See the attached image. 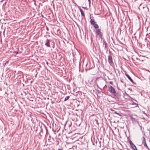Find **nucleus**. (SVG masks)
<instances>
[{
	"label": "nucleus",
	"instance_id": "nucleus-18",
	"mask_svg": "<svg viewBox=\"0 0 150 150\" xmlns=\"http://www.w3.org/2000/svg\"><path fill=\"white\" fill-rule=\"evenodd\" d=\"M124 85L126 87V85L125 83H124Z\"/></svg>",
	"mask_w": 150,
	"mask_h": 150
},
{
	"label": "nucleus",
	"instance_id": "nucleus-4",
	"mask_svg": "<svg viewBox=\"0 0 150 150\" xmlns=\"http://www.w3.org/2000/svg\"><path fill=\"white\" fill-rule=\"evenodd\" d=\"M108 91L112 93H115L116 92L114 88L111 86H110L108 87Z\"/></svg>",
	"mask_w": 150,
	"mask_h": 150
},
{
	"label": "nucleus",
	"instance_id": "nucleus-12",
	"mask_svg": "<svg viewBox=\"0 0 150 150\" xmlns=\"http://www.w3.org/2000/svg\"><path fill=\"white\" fill-rule=\"evenodd\" d=\"M111 113H115V114H117V115H119V113H117V112H116L115 111L114 112H112Z\"/></svg>",
	"mask_w": 150,
	"mask_h": 150
},
{
	"label": "nucleus",
	"instance_id": "nucleus-8",
	"mask_svg": "<svg viewBox=\"0 0 150 150\" xmlns=\"http://www.w3.org/2000/svg\"><path fill=\"white\" fill-rule=\"evenodd\" d=\"M78 8L81 12V16H83V18H85V15L84 13L83 10L81 9V7L80 6H79Z\"/></svg>",
	"mask_w": 150,
	"mask_h": 150
},
{
	"label": "nucleus",
	"instance_id": "nucleus-15",
	"mask_svg": "<svg viewBox=\"0 0 150 150\" xmlns=\"http://www.w3.org/2000/svg\"><path fill=\"white\" fill-rule=\"evenodd\" d=\"M109 83L110 84H113V82L112 81H110L109 82Z\"/></svg>",
	"mask_w": 150,
	"mask_h": 150
},
{
	"label": "nucleus",
	"instance_id": "nucleus-10",
	"mask_svg": "<svg viewBox=\"0 0 150 150\" xmlns=\"http://www.w3.org/2000/svg\"><path fill=\"white\" fill-rule=\"evenodd\" d=\"M144 147H146V149H147L149 150V148L148 147V146H147L146 143H145L144 144Z\"/></svg>",
	"mask_w": 150,
	"mask_h": 150
},
{
	"label": "nucleus",
	"instance_id": "nucleus-1",
	"mask_svg": "<svg viewBox=\"0 0 150 150\" xmlns=\"http://www.w3.org/2000/svg\"><path fill=\"white\" fill-rule=\"evenodd\" d=\"M90 23L92 25L94 28L96 29L95 33L96 35L99 36L100 38L102 37V33L101 32V29H99V26L97 23L95 21L94 18L92 16H91V15L90 16Z\"/></svg>",
	"mask_w": 150,
	"mask_h": 150
},
{
	"label": "nucleus",
	"instance_id": "nucleus-17",
	"mask_svg": "<svg viewBox=\"0 0 150 150\" xmlns=\"http://www.w3.org/2000/svg\"><path fill=\"white\" fill-rule=\"evenodd\" d=\"M15 52L16 53V54H18V52Z\"/></svg>",
	"mask_w": 150,
	"mask_h": 150
},
{
	"label": "nucleus",
	"instance_id": "nucleus-16",
	"mask_svg": "<svg viewBox=\"0 0 150 150\" xmlns=\"http://www.w3.org/2000/svg\"><path fill=\"white\" fill-rule=\"evenodd\" d=\"M120 81H121L122 83H124V82L122 80H121H121H120Z\"/></svg>",
	"mask_w": 150,
	"mask_h": 150
},
{
	"label": "nucleus",
	"instance_id": "nucleus-3",
	"mask_svg": "<svg viewBox=\"0 0 150 150\" xmlns=\"http://www.w3.org/2000/svg\"><path fill=\"white\" fill-rule=\"evenodd\" d=\"M108 61L109 64L111 66H113L114 65V64L112 60V56L110 55L108 56Z\"/></svg>",
	"mask_w": 150,
	"mask_h": 150
},
{
	"label": "nucleus",
	"instance_id": "nucleus-21",
	"mask_svg": "<svg viewBox=\"0 0 150 150\" xmlns=\"http://www.w3.org/2000/svg\"><path fill=\"white\" fill-rule=\"evenodd\" d=\"M82 8H84V7H82Z\"/></svg>",
	"mask_w": 150,
	"mask_h": 150
},
{
	"label": "nucleus",
	"instance_id": "nucleus-13",
	"mask_svg": "<svg viewBox=\"0 0 150 150\" xmlns=\"http://www.w3.org/2000/svg\"><path fill=\"white\" fill-rule=\"evenodd\" d=\"M88 1L89 2V6L90 7L91 4V0H88Z\"/></svg>",
	"mask_w": 150,
	"mask_h": 150
},
{
	"label": "nucleus",
	"instance_id": "nucleus-5",
	"mask_svg": "<svg viewBox=\"0 0 150 150\" xmlns=\"http://www.w3.org/2000/svg\"><path fill=\"white\" fill-rule=\"evenodd\" d=\"M51 40L48 39H47L45 41V45L47 47H51L50 43Z\"/></svg>",
	"mask_w": 150,
	"mask_h": 150
},
{
	"label": "nucleus",
	"instance_id": "nucleus-6",
	"mask_svg": "<svg viewBox=\"0 0 150 150\" xmlns=\"http://www.w3.org/2000/svg\"><path fill=\"white\" fill-rule=\"evenodd\" d=\"M130 144L132 147V148L133 149V150H134V149H136L137 148L134 145V144L133 143L132 141L130 140L129 142Z\"/></svg>",
	"mask_w": 150,
	"mask_h": 150
},
{
	"label": "nucleus",
	"instance_id": "nucleus-11",
	"mask_svg": "<svg viewBox=\"0 0 150 150\" xmlns=\"http://www.w3.org/2000/svg\"><path fill=\"white\" fill-rule=\"evenodd\" d=\"M69 97H70L69 96H68L66 97L64 99V101H66L67 100H68L69 99Z\"/></svg>",
	"mask_w": 150,
	"mask_h": 150
},
{
	"label": "nucleus",
	"instance_id": "nucleus-2",
	"mask_svg": "<svg viewBox=\"0 0 150 150\" xmlns=\"http://www.w3.org/2000/svg\"><path fill=\"white\" fill-rule=\"evenodd\" d=\"M112 97L115 99L117 101H119L120 98V95L118 93L115 92V93H114Z\"/></svg>",
	"mask_w": 150,
	"mask_h": 150
},
{
	"label": "nucleus",
	"instance_id": "nucleus-22",
	"mask_svg": "<svg viewBox=\"0 0 150 150\" xmlns=\"http://www.w3.org/2000/svg\"><path fill=\"white\" fill-rule=\"evenodd\" d=\"M127 150H128V149H127Z\"/></svg>",
	"mask_w": 150,
	"mask_h": 150
},
{
	"label": "nucleus",
	"instance_id": "nucleus-19",
	"mask_svg": "<svg viewBox=\"0 0 150 150\" xmlns=\"http://www.w3.org/2000/svg\"><path fill=\"white\" fill-rule=\"evenodd\" d=\"M149 133H150V129H149Z\"/></svg>",
	"mask_w": 150,
	"mask_h": 150
},
{
	"label": "nucleus",
	"instance_id": "nucleus-9",
	"mask_svg": "<svg viewBox=\"0 0 150 150\" xmlns=\"http://www.w3.org/2000/svg\"><path fill=\"white\" fill-rule=\"evenodd\" d=\"M146 143V142L145 138L144 137H143L142 139V144H144Z\"/></svg>",
	"mask_w": 150,
	"mask_h": 150
},
{
	"label": "nucleus",
	"instance_id": "nucleus-7",
	"mask_svg": "<svg viewBox=\"0 0 150 150\" xmlns=\"http://www.w3.org/2000/svg\"><path fill=\"white\" fill-rule=\"evenodd\" d=\"M125 75L132 82L133 84H135V83L133 81V80L131 78L130 76L127 74H125Z\"/></svg>",
	"mask_w": 150,
	"mask_h": 150
},
{
	"label": "nucleus",
	"instance_id": "nucleus-14",
	"mask_svg": "<svg viewBox=\"0 0 150 150\" xmlns=\"http://www.w3.org/2000/svg\"><path fill=\"white\" fill-rule=\"evenodd\" d=\"M110 110L111 111H112V112H115V110H113L112 109V108H110Z\"/></svg>",
	"mask_w": 150,
	"mask_h": 150
},
{
	"label": "nucleus",
	"instance_id": "nucleus-20",
	"mask_svg": "<svg viewBox=\"0 0 150 150\" xmlns=\"http://www.w3.org/2000/svg\"><path fill=\"white\" fill-rule=\"evenodd\" d=\"M48 28H47V30H48Z\"/></svg>",
	"mask_w": 150,
	"mask_h": 150
}]
</instances>
